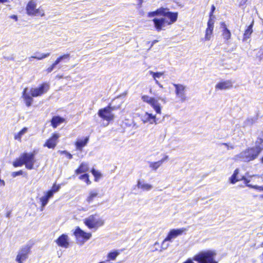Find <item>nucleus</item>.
I'll return each instance as SVG.
<instances>
[{"label": "nucleus", "mask_w": 263, "mask_h": 263, "mask_svg": "<svg viewBox=\"0 0 263 263\" xmlns=\"http://www.w3.org/2000/svg\"><path fill=\"white\" fill-rule=\"evenodd\" d=\"M49 84L44 83L37 88H31L29 92H28V88H25L23 91L22 97L25 101L26 106H30L33 101L32 98L39 97L45 93L49 90Z\"/></svg>", "instance_id": "obj_1"}, {"label": "nucleus", "mask_w": 263, "mask_h": 263, "mask_svg": "<svg viewBox=\"0 0 263 263\" xmlns=\"http://www.w3.org/2000/svg\"><path fill=\"white\" fill-rule=\"evenodd\" d=\"M262 148L260 146L248 148L234 156V160L243 162H249L256 159L261 152Z\"/></svg>", "instance_id": "obj_2"}, {"label": "nucleus", "mask_w": 263, "mask_h": 263, "mask_svg": "<svg viewBox=\"0 0 263 263\" xmlns=\"http://www.w3.org/2000/svg\"><path fill=\"white\" fill-rule=\"evenodd\" d=\"M215 255L216 253L214 251H202L195 255L193 257V260L197 263H218L215 259ZM192 263L195 262L193 261Z\"/></svg>", "instance_id": "obj_3"}, {"label": "nucleus", "mask_w": 263, "mask_h": 263, "mask_svg": "<svg viewBox=\"0 0 263 263\" xmlns=\"http://www.w3.org/2000/svg\"><path fill=\"white\" fill-rule=\"evenodd\" d=\"M119 107V106H111V104H109L107 107L99 110L98 112V116L103 120L107 121L105 126H107L109 122L114 120L115 116L112 111L117 109Z\"/></svg>", "instance_id": "obj_4"}, {"label": "nucleus", "mask_w": 263, "mask_h": 263, "mask_svg": "<svg viewBox=\"0 0 263 263\" xmlns=\"http://www.w3.org/2000/svg\"><path fill=\"white\" fill-rule=\"evenodd\" d=\"M85 224L90 229L97 230L104 224V220L97 214L91 215L84 219Z\"/></svg>", "instance_id": "obj_5"}, {"label": "nucleus", "mask_w": 263, "mask_h": 263, "mask_svg": "<svg viewBox=\"0 0 263 263\" xmlns=\"http://www.w3.org/2000/svg\"><path fill=\"white\" fill-rule=\"evenodd\" d=\"M162 15L165 17H170L173 18L174 21H176L178 17V13L172 12L169 11L166 8L161 7L156 11L149 12L148 13V16L149 17H154L155 16Z\"/></svg>", "instance_id": "obj_6"}, {"label": "nucleus", "mask_w": 263, "mask_h": 263, "mask_svg": "<svg viewBox=\"0 0 263 263\" xmlns=\"http://www.w3.org/2000/svg\"><path fill=\"white\" fill-rule=\"evenodd\" d=\"M172 17H163L160 18L155 17L153 20L154 27L157 31H160L163 29L166 25H171L176 21H174Z\"/></svg>", "instance_id": "obj_7"}, {"label": "nucleus", "mask_w": 263, "mask_h": 263, "mask_svg": "<svg viewBox=\"0 0 263 263\" xmlns=\"http://www.w3.org/2000/svg\"><path fill=\"white\" fill-rule=\"evenodd\" d=\"M27 13L29 15L43 16V11L40 9H36V4L33 1H30L26 7Z\"/></svg>", "instance_id": "obj_8"}, {"label": "nucleus", "mask_w": 263, "mask_h": 263, "mask_svg": "<svg viewBox=\"0 0 263 263\" xmlns=\"http://www.w3.org/2000/svg\"><path fill=\"white\" fill-rule=\"evenodd\" d=\"M143 102L148 103L154 109L157 114H161V107L158 100L147 95L142 97Z\"/></svg>", "instance_id": "obj_9"}, {"label": "nucleus", "mask_w": 263, "mask_h": 263, "mask_svg": "<svg viewBox=\"0 0 263 263\" xmlns=\"http://www.w3.org/2000/svg\"><path fill=\"white\" fill-rule=\"evenodd\" d=\"M30 251V247L26 245L22 248L19 251L16 258V261L18 263H23L28 258V254Z\"/></svg>", "instance_id": "obj_10"}, {"label": "nucleus", "mask_w": 263, "mask_h": 263, "mask_svg": "<svg viewBox=\"0 0 263 263\" xmlns=\"http://www.w3.org/2000/svg\"><path fill=\"white\" fill-rule=\"evenodd\" d=\"M22 156L26 167L28 170L33 169L34 164L35 162L34 154L24 153L22 154Z\"/></svg>", "instance_id": "obj_11"}, {"label": "nucleus", "mask_w": 263, "mask_h": 263, "mask_svg": "<svg viewBox=\"0 0 263 263\" xmlns=\"http://www.w3.org/2000/svg\"><path fill=\"white\" fill-rule=\"evenodd\" d=\"M187 230V229L184 228L177 229H172L170 230L168 233L166 237L165 238V240H169V241H172L173 239L176 238L178 236L181 235L184 232H185Z\"/></svg>", "instance_id": "obj_12"}, {"label": "nucleus", "mask_w": 263, "mask_h": 263, "mask_svg": "<svg viewBox=\"0 0 263 263\" xmlns=\"http://www.w3.org/2000/svg\"><path fill=\"white\" fill-rule=\"evenodd\" d=\"M60 136L58 134L54 133L53 135L48 139L44 144V147H47L49 148L53 149L58 142V139Z\"/></svg>", "instance_id": "obj_13"}, {"label": "nucleus", "mask_w": 263, "mask_h": 263, "mask_svg": "<svg viewBox=\"0 0 263 263\" xmlns=\"http://www.w3.org/2000/svg\"><path fill=\"white\" fill-rule=\"evenodd\" d=\"M74 235L78 239L81 238L83 239V242L88 240L91 236V233H88L84 232L81 230L79 227H77L74 232Z\"/></svg>", "instance_id": "obj_14"}, {"label": "nucleus", "mask_w": 263, "mask_h": 263, "mask_svg": "<svg viewBox=\"0 0 263 263\" xmlns=\"http://www.w3.org/2000/svg\"><path fill=\"white\" fill-rule=\"evenodd\" d=\"M70 59V54H65L63 55H61L58 58L55 62L50 66L49 67L46 71L48 73H50L52 71H53L55 68L56 66L60 64V63L65 60H69Z\"/></svg>", "instance_id": "obj_15"}, {"label": "nucleus", "mask_w": 263, "mask_h": 263, "mask_svg": "<svg viewBox=\"0 0 263 263\" xmlns=\"http://www.w3.org/2000/svg\"><path fill=\"white\" fill-rule=\"evenodd\" d=\"M57 244L61 247L68 248L69 246V237L66 234H62L55 240Z\"/></svg>", "instance_id": "obj_16"}, {"label": "nucleus", "mask_w": 263, "mask_h": 263, "mask_svg": "<svg viewBox=\"0 0 263 263\" xmlns=\"http://www.w3.org/2000/svg\"><path fill=\"white\" fill-rule=\"evenodd\" d=\"M158 120L155 116L148 112H146L145 115L142 117V121L143 123L149 122L150 124L155 123L157 124L160 122H158Z\"/></svg>", "instance_id": "obj_17"}, {"label": "nucleus", "mask_w": 263, "mask_h": 263, "mask_svg": "<svg viewBox=\"0 0 263 263\" xmlns=\"http://www.w3.org/2000/svg\"><path fill=\"white\" fill-rule=\"evenodd\" d=\"M52 193L51 192H47L44 196L40 198V200L41 202L42 211L43 210L44 207L47 204L49 200L52 197Z\"/></svg>", "instance_id": "obj_18"}, {"label": "nucleus", "mask_w": 263, "mask_h": 263, "mask_svg": "<svg viewBox=\"0 0 263 263\" xmlns=\"http://www.w3.org/2000/svg\"><path fill=\"white\" fill-rule=\"evenodd\" d=\"M65 119L59 116H53L50 121L51 125L53 128L57 127L59 125L63 123Z\"/></svg>", "instance_id": "obj_19"}, {"label": "nucleus", "mask_w": 263, "mask_h": 263, "mask_svg": "<svg viewBox=\"0 0 263 263\" xmlns=\"http://www.w3.org/2000/svg\"><path fill=\"white\" fill-rule=\"evenodd\" d=\"M232 83L230 81H226L218 83L215 86L216 89L224 90L231 88Z\"/></svg>", "instance_id": "obj_20"}, {"label": "nucleus", "mask_w": 263, "mask_h": 263, "mask_svg": "<svg viewBox=\"0 0 263 263\" xmlns=\"http://www.w3.org/2000/svg\"><path fill=\"white\" fill-rule=\"evenodd\" d=\"M220 27L222 29V35L224 39L228 40L231 38V33L230 31L227 28V25L224 22L220 23Z\"/></svg>", "instance_id": "obj_21"}, {"label": "nucleus", "mask_w": 263, "mask_h": 263, "mask_svg": "<svg viewBox=\"0 0 263 263\" xmlns=\"http://www.w3.org/2000/svg\"><path fill=\"white\" fill-rule=\"evenodd\" d=\"M175 88V93L178 97L185 93V86L180 84H173Z\"/></svg>", "instance_id": "obj_22"}, {"label": "nucleus", "mask_w": 263, "mask_h": 263, "mask_svg": "<svg viewBox=\"0 0 263 263\" xmlns=\"http://www.w3.org/2000/svg\"><path fill=\"white\" fill-rule=\"evenodd\" d=\"M254 25V21L253 20L250 25H249L245 30V33L243 34V41H246L247 39H249L251 36V34L253 32V26Z\"/></svg>", "instance_id": "obj_23"}, {"label": "nucleus", "mask_w": 263, "mask_h": 263, "mask_svg": "<svg viewBox=\"0 0 263 263\" xmlns=\"http://www.w3.org/2000/svg\"><path fill=\"white\" fill-rule=\"evenodd\" d=\"M89 170L88 165L86 163L82 162L79 167L75 171L77 175L83 173H86Z\"/></svg>", "instance_id": "obj_24"}, {"label": "nucleus", "mask_w": 263, "mask_h": 263, "mask_svg": "<svg viewBox=\"0 0 263 263\" xmlns=\"http://www.w3.org/2000/svg\"><path fill=\"white\" fill-rule=\"evenodd\" d=\"M89 140V137H86L84 140H78L76 142V146L77 149L82 151L83 147L87 144Z\"/></svg>", "instance_id": "obj_25"}, {"label": "nucleus", "mask_w": 263, "mask_h": 263, "mask_svg": "<svg viewBox=\"0 0 263 263\" xmlns=\"http://www.w3.org/2000/svg\"><path fill=\"white\" fill-rule=\"evenodd\" d=\"M258 120V116H255L253 117L248 118L243 123V127L251 126Z\"/></svg>", "instance_id": "obj_26"}, {"label": "nucleus", "mask_w": 263, "mask_h": 263, "mask_svg": "<svg viewBox=\"0 0 263 263\" xmlns=\"http://www.w3.org/2000/svg\"><path fill=\"white\" fill-rule=\"evenodd\" d=\"M137 187L139 189H142L143 191H149L153 188L152 185L147 183L142 184L140 180H138V181Z\"/></svg>", "instance_id": "obj_27"}, {"label": "nucleus", "mask_w": 263, "mask_h": 263, "mask_svg": "<svg viewBox=\"0 0 263 263\" xmlns=\"http://www.w3.org/2000/svg\"><path fill=\"white\" fill-rule=\"evenodd\" d=\"M34 54V55L32 56V58H34V59H36L37 60H41L44 58L48 57L50 55V53H47L45 54H43L41 53L40 52H36Z\"/></svg>", "instance_id": "obj_28"}, {"label": "nucleus", "mask_w": 263, "mask_h": 263, "mask_svg": "<svg viewBox=\"0 0 263 263\" xmlns=\"http://www.w3.org/2000/svg\"><path fill=\"white\" fill-rule=\"evenodd\" d=\"M24 164H25L23 159L22 155L18 158L16 159V160L15 161L13 162V165L15 167L22 166Z\"/></svg>", "instance_id": "obj_29"}, {"label": "nucleus", "mask_w": 263, "mask_h": 263, "mask_svg": "<svg viewBox=\"0 0 263 263\" xmlns=\"http://www.w3.org/2000/svg\"><path fill=\"white\" fill-rule=\"evenodd\" d=\"M119 254L120 252L118 250H115L109 252L107 255V257L108 259L114 260L116 259Z\"/></svg>", "instance_id": "obj_30"}, {"label": "nucleus", "mask_w": 263, "mask_h": 263, "mask_svg": "<svg viewBox=\"0 0 263 263\" xmlns=\"http://www.w3.org/2000/svg\"><path fill=\"white\" fill-rule=\"evenodd\" d=\"M98 195V193L97 191H90L89 193V195L87 198V201L88 203L91 202L93 199L97 196Z\"/></svg>", "instance_id": "obj_31"}, {"label": "nucleus", "mask_w": 263, "mask_h": 263, "mask_svg": "<svg viewBox=\"0 0 263 263\" xmlns=\"http://www.w3.org/2000/svg\"><path fill=\"white\" fill-rule=\"evenodd\" d=\"M238 174V170L236 169L231 177L230 178V182L232 184L235 183L238 179H237V176Z\"/></svg>", "instance_id": "obj_32"}, {"label": "nucleus", "mask_w": 263, "mask_h": 263, "mask_svg": "<svg viewBox=\"0 0 263 263\" xmlns=\"http://www.w3.org/2000/svg\"><path fill=\"white\" fill-rule=\"evenodd\" d=\"M79 179L84 180L87 184H90L91 182L89 179V175L87 173H84L79 177Z\"/></svg>", "instance_id": "obj_33"}, {"label": "nucleus", "mask_w": 263, "mask_h": 263, "mask_svg": "<svg viewBox=\"0 0 263 263\" xmlns=\"http://www.w3.org/2000/svg\"><path fill=\"white\" fill-rule=\"evenodd\" d=\"M256 146H260L263 149V132H261L256 141Z\"/></svg>", "instance_id": "obj_34"}, {"label": "nucleus", "mask_w": 263, "mask_h": 263, "mask_svg": "<svg viewBox=\"0 0 263 263\" xmlns=\"http://www.w3.org/2000/svg\"><path fill=\"white\" fill-rule=\"evenodd\" d=\"M149 73H150V74H151L152 76V77H153V78L154 79V80L155 81L157 80H156L157 78H160L164 74L163 72H153L152 71H149Z\"/></svg>", "instance_id": "obj_35"}, {"label": "nucleus", "mask_w": 263, "mask_h": 263, "mask_svg": "<svg viewBox=\"0 0 263 263\" xmlns=\"http://www.w3.org/2000/svg\"><path fill=\"white\" fill-rule=\"evenodd\" d=\"M161 165V162L158 161L157 162H151L149 164V167L152 168L154 170H156Z\"/></svg>", "instance_id": "obj_36"}, {"label": "nucleus", "mask_w": 263, "mask_h": 263, "mask_svg": "<svg viewBox=\"0 0 263 263\" xmlns=\"http://www.w3.org/2000/svg\"><path fill=\"white\" fill-rule=\"evenodd\" d=\"M60 188H61L60 185H56L55 184H54L52 186V189L51 190L48 191L47 192H51L52 193V196L53 197L54 194L58 192L60 190Z\"/></svg>", "instance_id": "obj_37"}, {"label": "nucleus", "mask_w": 263, "mask_h": 263, "mask_svg": "<svg viewBox=\"0 0 263 263\" xmlns=\"http://www.w3.org/2000/svg\"><path fill=\"white\" fill-rule=\"evenodd\" d=\"M213 17H210L208 22V27L206 29L213 30L214 28V19Z\"/></svg>", "instance_id": "obj_38"}, {"label": "nucleus", "mask_w": 263, "mask_h": 263, "mask_svg": "<svg viewBox=\"0 0 263 263\" xmlns=\"http://www.w3.org/2000/svg\"><path fill=\"white\" fill-rule=\"evenodd\" d=\"M91 172L95 178V181H97V179L99 178L101 176V173L98 171L96 170L95 168H92L91 171Z\"/></svg>", "instance_id": "obj_39"}, {"label": "nucleus", "mask_w": 263, "mask_h": 263, "mask_svg": "<svg viewBox=\"0 0 263 263\" xmlns=\"http://www.w3.org/2000/svg\"><path fill=\"white\" fill-rule=\"evenodd\" d=\"M213 30H212V29L209 30V29H206L205 35V40H207V41L210 40V39L211 38V35L213 32Z\"/></svg>", "instance_id": "obj_40"}, {"label": "nucleus", "mask_w": 263, "mask_h": 263, "mask_svg": "<svg viewBox=\"0 0 263 263\" xmlns=\"http://www.w3.org/2000/svg\"><path fill=\"white\" fill-rule=\"evenodd\" d=\"M167 241H169V240H165V238L163 241L162 245H161V249H162L165 250L168 247L169 243L167 242Z\"/></svg>", "instance_id": "obj_41"}, {"label": "nucleus", "mask_w": 263, "mask_h": 263, "mask_svg": "<svg viewBox=\"0 0 263 263\" xmlns=\"http://www.w3.org/2000/svg\"><path fill=\"white\" fill-rule=\"evenodd\" d=\"M23 174V172L22 170H20L17 172H14L12 173V176L13 177H16L17 176L22 175Z\"/></svg>", "instance_id": "obj_42"}, {"label": "nucleus", "mask_w": 263, "mask_h": 263, "mask_svg": "<svg viewBox=\"0 0 263 263\" xmlns=\"http://www.w3.org/2000/svg\"><path fill=\"white\" fill-rule=\"evenodd\" d=\"M215 7L214 6V5H212V7H211V12H210V17H213V18H215V16L213 15V13L214 12V11L215 10Z\"/></svg>", "instance_id": "obj_43"}, {"label": "nucleus", "mask_w": 263, "mask_h": 263, "mask_svg": "<svg viewBox=\"0 0 263 263\" xmlns=\"http://www.w3.org/2000/svg\"><path fill=\"white\" fill-rule=\"evenodd\" d=\"M253 189L257 190L259 191H263V185L261 186H258V185H254V186L253 187Z\"/></svg>", "instance_id": "obj_44"}, {"label": "nucleus", "mask_w": 263, "mask_h": 263, "mask_svg": "<svg viewBox=\"0 0 263 263\" xmlns=\"http://www.w3.org/2000/svg\"><path fill=\"white\" fill-rule=\"evenodd\" d=\"M221 144L226 146L228 149L229 148H230V149H234V146L233 145H229V144L226 143H223Z\"/></svg>", "instance_id": "obj_45"}, {"label": "nucleus", "mask_w": 263, "mask_h": 263, "mask_svg": "<svg viewBox=\"0 0 263 263\" xmlns=\"http://www.w3.org/2000/svg\"><path fill=\"white\" fill-rule=\"evenodd\" d=\"M62 153L66 154L69 159H71L72 158V155L70 153H68L67 151H64L62 152Z\"/></svg>", "instance_id": "obj_46"}, {"label": "nucleus", "mask_w": 263, "mask_h": 263, "mask_svg": "<svg viewBox=\"0 0 263 263\" xmlns=\"http://www.w3.org/2000/svg\"><path fill=\"white\" fill-rule=\"evenodd\" d=\"M178 97L180 98V100L182 102H184L186 100V97H185V93L183 95H182L181 96H179Z\"/></svg>", "instance_id": "obj_47"}, {"label": "nucleus", "mask_w": 263, "mask_h": 263, "mask_svg": "<svg viewBox=\"0 0 263 263\" xmlns=\"http://www.w3.org/2000/svg\"><path fill=\"white\" fill-rule=\"evenodd\" d=\"M26 130L27 128H24L22 130H21L18 133L19 137H21V136L23 135L26 132Z\"/></svg>", "instance_id": "obj_48"}, {"label": "nucleus", "mask_w": 263, "mask_h": 263, "mask_svg": "<svg viewBox=\"0 0 263 263\" xmlns=\"http://www.w3.org/2000/svg\"><path fill=\"white\" fill-rule=\"evenodd\" d=\"M245 182H246V185L247 186L250 187L252 189H253V187L254 186V185H251V184H250L248 183L250 182V180L246 179Z\"/></svg>", "instance_id": "obj_49"}, {"label": "nucleus", "mask_w": 263, "mask_h": 263, "mask_svg": "<svg viewBox=\"0 0 263 263\" xmlns=\"http://www.w3.org/2000/svg\"><path fill=\"white\" fill-rule=\"evenodd\" d=\"M168 156L167 155H165L163 158H162L161 160H159V161H161V164H162L166 160H167L168 159Z\"/></svg>", "instance_id": "obj_50"}, {"label": "nucleus", "mask_w": 263, "mask_h": 263, "mask_svg": "<svg viewBox=\"0 0 263 263\" xmlns=\"http://www.w3.org/2000/svg\"><path fill=\"white\" fill-rule=\"evenodd\" d=\"M138 6L139 8H141L142 7V5L143 2V0H138Z\"/></svg>", "instance_id": "obj_51"}, {"label": "nucleus", "mask_w": 263, "mask_h": 263, "mask_svg": "<svg viewBox=\"0 0 263 263\" xmlns=\"http://www.w3.org/2000/svg\"><path fill=\"white\" fill-rule=\"evenodd\" d=\"M10 18L14 20L15 21H17V15H12L10 16Z\"/></svg>", "instance_id": "obj_52"}, {"label": "nucleus", "mask_w": 263, "mask_h": 263, "mask_svg": "<svg viewBox=\"0 0 263 263\" xmlns=\"http://www.w3.org/2000/svg\"><path fill=\"white\" fill-rule=\"evenodd\" d=\"M4 58L7 60H14V58L12 56L9 57H4Z\"/></svg>", "instance_id": "obj_53"}, {"label": "nucleus", "mask_w": 263, "mask_h": 263, "mask_svg": "<svg viewBox=\"0 0 263 263\" xmlns=\"http://www.w3.org/2000/svg\"><path fill=\"white\" fill-rule=\"evenodd\" d=\"M155 83L161 88L163 87L162 85H161L158 80L155 81Z\"/></svg>", "instance_id": "obj_54"}, {"label": "nucleus", "mask_w": 263, "mask_h": 263, "mask_svg": "<svg viewBox=\"0 0 263 263\" xmlns=\"http://www.w3.org/2000/svg\"><path fill=\"white\" fill-rule=\"evenodd\" d=\"M11 213V211H8V212L6 213V217H7V218H9V217H10Z\"/></svg>", "instance_id": "obj_55"}, {"label": "nucleus", "mask_w": 263, "mask_h": 263, "mask_svg": "<svg viewBox=\"0 0 263 263\" xmlns=\"http://www.w3.org/2000/svg\"><path fill=\"white\" fill-rule=\"evenodd\" d=\"M158 99L161 100L162 102H164V103H165V102H166L165 98H161V97H159Z\"/></svg>", "instance_id": "obj_56"}, {"label": "nucleus", "mask_w": 263, "mask_h": 263, "mask_svg": "<svg viewBox=\"0 0 263 263\" xmlns=\"http://www.w3.org/2000/svg\"><path fill=\"white\" fill-rule=\"evenodd\" d=\"M7 2H9V0H0V3H5Z\"/></svg>", "instance_id": "obj_57"}, {"label": "nucleus", "mask_w": 263, "mask_h": 263, "mask_svg": "<svg viewBox=\"0 0 263 263\" xmlns=\"http://www.w3.org/2000/svg\"><path fill=\"white\" fill-rule=\"evenodd\" d=\"M37 151H36L35 150H34L33 151V152L30 153V154H34V158H35V156L37 154Z\"/></svg>", "instance_id": "obj_58"}, {"label": "nucleus", "mask_w": 263, "mask_h": 263, "mask_svg": "<svg viewBox=\"0 0 263 263\" xmlns=\"http://www.w3.org/2000/svg\"><path fill=\"white\" fill-rule=\"evenodd\" d=\"M157 42H158V41L157 40H154L152 43V45L151 46H153L155 43H156Z\"/></svg>", "instance_id": "obj_59"}, {"label": "nucleus", "mask_w": 263, "mask_h": 263, "mask_svg": "<svg viewBox=\"0 0 263 263\" xmlns=\"http://www.w3.org/2000/svg\"><path fill=\"white\" fill-rule=\"evenodd\" d=\"M258 198H259V199H263V194L259 195V196H258Z\"/></svg>", "instance_id": "obj_60"}, {"label": "nucleus", "mask_w": 263, "mask_h": 263, "mask_svg": "<svg viewBox=\"0 0 263 263\" xmlns=\"http://www.w3.org/2000/svg\"><path fill=\"white\" fill-rule=\"evenodd\" d=\"M32 59H34V58H32V56H31L30 58H29V61L30 62H31Z\"/></svg>", "instance_id": "obj_61"}, {"label": "nucleus", "mask_w": 263, "mask_h": 263, "mask_svg": "<svg viewBox=\"0 0 263 263\" xmlns=\"http://www.w3.org/2000/svg\"><path fill=\"white\" fill-rule=\"evenodd\" d=\"M261 162L262 163H263V157L261 159Z\"/></svg>", "instance_id": "obj_62"}, {"label": "nucleus", "mask_w": 263, "mask_h": 263, "mask_svg": "<svg viewBox=\"0 0 263 263\" xmlns=\"http://www.w3.org/2000/svg\"><path fill=\"white\" fill-rule=\"evenodd\" d=\"M259 195H254V197H258V198Z\"/></svg>", "instance_id": "obj_63"}, {"label": "nucleus", "mask_w": 263, "mask_h": 263, "mask_svg": "<svg viewBox=\"0 0 263 263\" xmlns=\"http://www.w3.org/2000/svg\"><path fill=\"white\" fill-rule=\"evenodd\" d=\"M158 245V243L157 242H155V245Z\"/></svg>", "instance_id": "obj_64"}]
</instances>
